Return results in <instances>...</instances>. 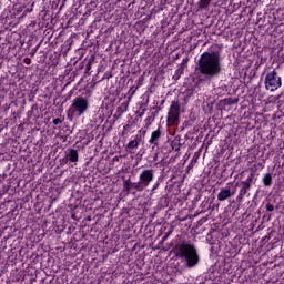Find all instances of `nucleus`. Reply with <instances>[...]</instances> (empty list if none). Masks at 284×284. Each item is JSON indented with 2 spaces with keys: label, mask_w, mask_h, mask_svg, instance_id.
<instances>
[{
  "label": "nucleus",
  "mask_w": 284,
  "mask_h": 284,
  "mask_svg": "<svg viewBox=\"0 0 284 284\" xmlns=\"http://www.w3.org/2000/svg\"><path fill=\"white\" fill-rule=\"evenodd\" d=\"M221 52L205 51L197 60V71L202 77L209 80L216 79L223 72V64H221Z\"/></svg>",
  "instance_id": "obj_1"
},
{
  "label": "nucleus",
  "mask_w": 284,
  "mask_h": 284,
  "mask_svg": "<svg viewBox=\"0 0 284 284\" xmlns=\"http://www.w3.org/2000/svg\"><path fill=\"white\" fill-rule=\"evenodd\" d=\"M88 110H90V100L81 95L75 97L67 111V118L69 121L81 119V116L85 115Z\"/></svg>",
  "instance_id": "obj_2"
},
{
  "label": "nucleus",
  "mask_w": 284,
  "mask_h": 284,
  "mask_svg": "<svg viewBox=\"0 0 284 284\" xmlns=\"http://www.w3.org/2000/svg\"><path fill=\"white\" fill-rule=\"evenodd\" d=\"M195 242L196 239L194 235H176L175 239L169 243V250H196Z\"/></svg>",
  "instance_id": "obj_3"
},
{
  "label": "nucleus",
  "mask_w": 284,
  "mask_h": 284,
  "mask_svg": "<svg viewBox=\"0 0 284 284\" xmlns=\"http://www.w3.org/2000/svg\"><path fill=\"white\" fill-rule=\"evenodd\" d=\"M258 179L256 178V173L255 172H251L246 180L241 181V182H234V185H236V187H240L239 194L236 196V201L237 203H243V200L245 199V196H250V191L252 190V185H254V183H256Z\"/></svg>",
  "instance_id": "obj_4"
},
{
  "label": "nucleus",
  "mask_w": 284,
  "mask_h": 284,
  "mask_svg": "<svg viewBox=\"0 0 284 284\" xmlns=\"http://www.w3.org/2000/svg\"><path fill=\"white\" fill-rule=\"evenodd\" d=\"M181 121V102L179 100H173L170 104L168 114H166V125L172 128L179 125Z\"/></svg>",
  "instance_id": "obj_5"
},
{
  "label": "nucleus",
  "mask_w": 284,
  "mask_h": 284,
  "mask_svg": "<svg viewBox=\"0 0 284 284\" xmlns=\"http://www.w3.org/2000/svg\"><path fill=\"white\" fill-rule=\"evenodd\" d=\"M176 256L189 268L199 265V253H196V250H180L176 252Z\"/></svg>",
  "instance_id": "obj_6"
},
{
  "label": "nucleus",
  "mask_w": 284,
  "mask_h": 284,
  "mask_svg": "<svg viewBox=\"0 0 284 284\" xmlns=\"http://www.w3.org/2000/svg\"><path fill=\"white\" fill-rule=\"evenodd\" d=\"M264 85L265 89L268 90L270 92H276L281 85H283V81L278 77V73L276 70L270 71L266 73L265 79H264Z\"/></svg>",
  "instance_id": "obj_7"
},
{
  "label": "nucleus",
  "mask_w": 284,
  "mask_h": 284,
  "mask_svg": "<svg viewBox=\"0 0 284 284\" xmlns=\"http://www.w3.org/2000/svg\"><path fill=\"white\" fill-rule=\"evenodd\" d=\"M64 158L60 159V165H71L74 168L77 163H79V150L75 149H67L64 152Z\"/></svg>",
  "instance_id": "obj_8"
},
{
  "label": "nucleus",
  "mask_w": 284,
  "mask_h": 284,
  "mask_svg": "<svg viewBox=\"0 0 284 284\" xmlns=\"http://www.w3.org/2000/svg\"><path fill=\"white\" fill-rule=\"evenodd\" d=\"M236 195V185L234 182H229L224 187H222L217 194V201H227V199H232V196Z\"/></svg>",
  "instance_id": "obj_9"
},
{
  "label": "nucleus",
  "mask_w": 284,
  "mask_h": 284,
  "mask_svg": "<svg viewBox=\"0 0 284 284\" xmlns=\"http://www.w3.org/2000/svg\"><path fill=\"white\" fill-rule=\"evenodd\" d=\"M145 190L143 185L138 182H132L131 179H126L123 181V189L122 191L126 194H136V192H143Z\"/></svg>",
  "instance_id": "obj_10"
},
{
  "label": "nucleus",
  "mask_w": 284,
  "mask_h": 284,
  "mask_svg": "<svg viewBox=\"0 0 284 284\" xmlns=\"http://www.w3.org/2000/svg\"><path fill=\"white\" fill-rule=\"evenodd\" d=\"M152 181H154V169H144L140 172L139 182L144 190L150 186Z\"/></svg>",
  "instance_id": "obj_11"
},
{
  "label": "nucleus",
  "mask_w": 284,
  "mask_h": 284,
  "mask_svg": "<svg viewBox=\"0 0 284 284\" xmlns=\"http://www.w3.org/2000/svg\"><path fill=\"white\" fill-rule=\"evenodd\" d=\"M223 239V233L221 231L211 229V231L206 235V241L209 245H216L217 243H221V240Z\"/></svg>",
  "instance_id": "obj_12"
},
{
  "label": "nucleus",
  "mask_w": 284,
  "mask_h": 284,
  "mask_svg": "<svg viewBox=\"0 0 284 284\" xmlns=\"http://www.w3.org/2000/svg\"><path fill=\"white\" fill-rule=\"evenodd\" d=\"M141 141H143L141 135H135L133 140H130L125 145V150L129 154H135L136 150H139V145H141Z\"/></svg>",
  "instance_id": "obj_13"
},
{
  "label": "nucleus",
  "mask_w": 284,
  "mask_h": 284,
  "mask_svg": "<svg viewBox=\"0 0 284 284\" xmlns=\"http://www.w3.org/2000/svg\"><path fill=\"white\" fill-rule=\"evenodd\" d=\"M152 110H155V111L148 113V116L144 120L145 128H150V125H152V123H154V120L156 119V116H159L161 106H159V105L152 106Z\"/></svg>",
  "instance_id": "obj_14"
},
{
  "label": "nucleus",
  "mask_w": 284,
  "mask_h": 284,
  "mask_svg": "<svg viewBox=\"0 0 284 284\" xmlns=\"http://www.w3.org/2000/svg\"><path fill=\"white\" fill-rule=\"evenodd\" d=\"M161 136H163V131H161V128H158L151 133V138L149 140L150 145H153V148H159V141H161Z\"/></svg>",
  "instance_id": "obj_15"
},
{
  "label": "nucleus",
  "mask_w": 284,
  "mask_h": 284,
  "mask_svg": "<svg viewBox=\"0 0 284 284\" xmlns=\"http://www.w3.org/2000/svg\"><path fill=\"white\" fill-rule=\"evenodd\" d=\"M272 173H265L263 179H262V183L264 185V187H272Z\"/></svg>",
  "instance_id": "obj_16"
},
{
  "label": "nucleus",
  "mask_w": 284,
  "mask_h": 284,
  "mask_svg": "<svg viewBox=\"0 0 284 284\" xmlns=\"http://www.w3.org/2000/svg\"><path fill=\"white\" fill-rule=\"evenodd\" d=\"M171 148L175 152H179L181 150V136L176 135L173 141L171 142Z\"/></svg>",
  "instance_id": "obj_17"
},
{
  "label": "nucleus",
  "mask_w": 284,
  "mask_h": 284,
  "mask_svg": "<svg viewBox=\"0 0 284 284\" xmlns=\"http://www.w3.org/2000/svg\"><path fill=\"white\" fill-rule=\"evenodd\" d=\"M34 112H39V105L38 104H33L31 106V110H29L27 112L28 119H32V116H36V119H39V115L34 114Z\"/></svg>",
  "instance_id": "obj_18"
},
{
  "label": "nucleus",
  "mask_w": 284,
  "mask_h": 284,
  "mask_svg": "<svg viewBox=\"0 0 284 284\" xmlns=\"http://www.w3.org/2000/svg\"><path fill=\"white\" fill-rule=\"evenodd\" d=\"M212 0H199L197 1V8L199 10H207L210 8V3Z\"/></svg>",
  "instance_id": "obj_19"
},
{
  "label": "nucleus",
  "mask_w": 284,
  "mask_h": 284,
  "mask_svg": "<svg viewBox=\"0 0 284 284\" xmlns=\"http://www.w3.org/2000/svg\"><path fill=\"white\" fill-rule=\"evenodd\" d=\"M29 3H30L29 7L24 6L22 17H28V14H30V12H33V10H34V3L36 2L33 0H30Z\"/></svg>",
  "instance_id": "obj_20"
},
{
  "label": "nucleus",
  "mask_w": 284,
  "mask_h": 284,
  "mask_svg": "<svg viewBox=\"0 0 284 284\" xmlns=\"http://www.w3.org/2000/svg\"><path fill=\"white\" fill-rule=\"evenodd\" d=\"M29 3H30L29 7L24 6L22 17H28V14H30V12H33V10H34V3L36 2L33 0H30Z\"/></svg>",
  "instance_id": "obj_21"
},
{
  "label": "nucleus",
  "mask_w": 284,
  "mask_h": 284,
  "mask_svg": "<svg viewBox=\"0 0 284 284\" xmlns=\"http://www.w3.org/2000/svg\"><path fill=\"white\" fill-rule=\"evenodd\" d=\"M184 72H185V69L178 65V69L175 70V73L173 75V81H179V79H181V77H183Z\"/></svg>",
  "instance_id": "obj_22"
},
{
  "label": "nucleus",
  "mask_w": 284,
  "mask_h": 284,
  "mask_svg": "<svg viewBox=\"0 0 284 284\" xmlns=\"http://www.w3.org/2000/svg\"><path fill=\"white\" fill-rule=\"evenodd\" d=\"M132 125H134V123L129 121V123L123 126L122 136L130 134V131L132 130Z\"/></svg>",
  "instance_id": "obj_23"
},
{
  "label": "nucleus",
  "mask_w": 284,
  "mask_h": 284,
  "mask_svg": "<svg viewBox=\"0 0 284 284\" xmlns=\"http://www.w3.org/2000/svg\"><path fill=\"white\" fill-rule=\"evenodd\" d=\"M187 63H190V58L189 57L182 59V62L179 64V67L183 68L185 70V68H187Z\"/></svg>",
  "instance_id": "obj_24"
},
{
  "label": "nucleus",
  "mask_w": 284,
  "mask_h": 284,
  "mask_svg": "<svg viewBox=\"0 0 284 284\" xmlns=\"http://www.w3.org/2000/svg\"><path fill=\"white\" fill-rule=\"evenodd\" d=\"M161 183H162V180L161 178H159L156 182L153 184L151 192H156V189L160 187Z\"/></svg>",
  "instance_id": "obj_25"
},
{
  "label": "nucleus",
  "mask_w": 284,
  "mask_h": 284,
  "mask_svg": "<svg viewBox=\"0 0 284 284\" xmlns=\"http://www.w3.org/2000/svg\"><path fill=\"white\" fill-rule=\"evenodd\" d=\"M172 232H174V227L171 226V229L162 237V243H165L168 241V237L172 234Z\"/></svg>",
  "instance_id": "obj_26"
},
{
  "label": "nucleus",
  "mask_w": 284,
  "mask_h": 284,
  "mask_svg": "<svg viewBox=\"0 0 284 284\" xmlns=\"http://www.w3.org/2000/svg\"><path fill=\"white\" fill-rule=\"evenodd\" d=\"M190 103V97L189 95H185L183 98V102H182V106L185 108V105H187Z\"/></svg>",
  "instance_id": "obj_27"
},
{
  "label": "nucleus",
  "mask_w": 284,
  "mask_h": 284,
  "mask_svg": "<svg viewBox=\"0 0 284 284\" xmlns=\"http://www.w3.org/2000/svg\"><path fill=\"white\" fill-rule=\"evenodd\" d=\"M61 123H63V120H61L60 118L53 119V125H61Z\"/></svg>",
  "instance_id": "obj_28"
},
{
  "label": "nucleus",
  "mask_w": 284,
  "mask_h": 284,
  "mask_svg": "<svg viewBox=\"0 0 284 284\" xmlns=\"http://www.w3.org/2000/svg\"><path fill=\"white\" fill-rule=\"evenodd\" d=\"M266 211H267V212H274V204L267 203V204H266Z\"/></svg>",
  "instance_id": "obj_29"
},
{
  "label": "nucleus",
  "mask_w": 284,
  "mask_h": 284,
  "mask_svg": "<svg viewBox=\"0 0 284 284\" xmlns=\"http://www.w3.org/2000/svg\"><path fill=\"white\" fill-rule=\"evenodd\" d=\"M71 133H72V130L67 129V131L64 132V141H68V138L70 136Z\"/></svg>",
  "instance_id": "obj_30"
},
{
  "label": "nucleus",
  "mask_w": 284,
  "mask_h": 284,
  "mask_svg": "<svg viewBox=\"0 0 284 284\" xmlns=\"http://www.w3.org/2000/svg\"><path fill=\"white\" fill-rule=\"evenodd\" d=\"M239 103V99H230L229 100V105H236Z\"/></svg>",
  "instance_id": "obj_31"
},
{
  "label": "nucleus",
  "mask_w": 284,
  "mask_h": 284,
  "mask_svg": "<svg viewBox=\"0 0 284 284\" xmlns=\"http://www.w3.org/2000/svg\"><path fill=\"white\" fill-rule=\"evenodd\" d=\"M145 112H148V109H142V112L138 114V118L143 119V116H145Z\"/></svg>",
  "instance_id": "obj_32"
},
{
  "label": "nucleus",
  "mask_w": 284,
  "mask_h": 284,
  "mask_svg": "<svg viewBox=\"0 0 284 284\" xmlns=\"http://www.w3.org/2000/svg\"><path fill=\"white\" fill-rule=\"evenodd\" d=\"M23 63H26V65H30V63H32V59H30V58H24V59H23Z\"/></svg>",
  "instance_id": "obj_33"
},
{
  "label": "nucleus",
  "mask_w": 284,
  "mask_h": 284,
  "mask_svg": "<svg viewBox=\"0 0 284 284\" xmlns=\"http://www.w3.org/2000/svg\"><path fill=\"white\" fill-rule=\"evenodd\" d=\"M39 50V45H37L36 48L32 49L31 51V57H34V54H37V51Z\"/></svg>",
  "instance_id": "obj_34"
},
{
  "label": "nucleus",
  "mask_w": 284,
  "mask_h": 284,
  "mask_svg": "<svg viewBox=\"0 0 284 284\" xmlns=\"http://www.w3.org/2000/svg\"><path fill=\"white\" fill-rule=\"evenodd\" d=\"M104 79H112V74L105 73Z\"/></svg>",
  "instance_id": "obj_35"
},
{
  "label": "nucleus",
  "mask_w": 284,
  "mask_h": 284,
  "mask_svg": "<svg viewBox=\"0 0 284 284\" xmlns=\"http://www.w3.org/2000/svg\"><path fill=\"white\" fill-rule=\"evenodd\" d=\"M113 161H119V155H115V156L113 158Z\"/></svg>",
  "instance_id": "obj_36"
},
{
  "label": "nucleus",
  "mask_w": 284,
  "mask_h": 284,
  "mask_svg": "<svg viewBox=\"0 0 284 284\" xmlns=\"http://www.w3.org/2000/svg\"><path fill=\"white\" fill-rule=\"evenodd\" d=\"M87 70H90V63L87 64Z\"/></svg>",
  "instance_id": "obj_37"
},
{
  "label": "nucleus",
  "mask_w": 284,
  "mask_h": 284,
  "mask_svg": "<svg viewBox=\"0 0 284 284\" xmlns=\"http://www.w3.org/2000/svg\"><path fill=\"white\" fill-rule=\"evenodd\" d=\"M124 112H128V105H125Z\"/></svg>",
  "instance_id": "obj_38"
},
{
  "label": "nucleus",
  "mask_w": 284,
  "mask_h": 284,
  "mask_svg": "<svg viewBox=\"0 0 284 284\" xmlns=\"http://www.w3.org/2000/svg\"><path fill=\"white\" fill-rule=\"evenodd\" d=\"M202 205H207V202H202Z\"/></svg>",
  "instance_id": "obj_39"
},
{
  "label": "nucleus",
  "mask_w": 284,
  "mask_h": 284,
  "mask_svg": "<svg viewBox=\"0 0 284 284\" xmlns=\"http://www.w3.org/2000/svg\"><path fill=\"white\" fill-rule=\"evenodd\" d=\"M143 105H145V104H144V103H141L140 109L143 108Z\"/></svg>",
  "instance_id": "obj_40"
},
{
  "label": "nucleus",
  "mask_w": 284,
  "mask_h": 284,
  "mask_svg": "<svg viewBox=\"0 0 284 284\" xmlns=\"http://www.w3.org/2000/svg\"><path fill=\"white\" fill-rule=\"evenodd\" d=\"M155 250H161V247L158 246V247H155Z\"/></svg>",
  "instance_id": "obj_41"
},
{
  "label": "nucleus",
  "mask_w": 284,
  "mask_h": 284,
  "mask_svg": "<svg viewBox=\"0 0 284 284\" xmlns=\"http://www.w3.org/2000/svg\"><path fill=\"white\" fill-rule=\"evenodd\" d=\"M123 112H125V111H121L120 114H123Z\"/></svg>",
  "instance_id": "obj_42"
},
{
  "label": "nucleus",
  "mask_w": 284,
  "mask_h": 284,
  "mask_svg": "<svg viewBox=\"0 0 284 284\" xmlns=\"http://www.w3.org/2000/svg\"><path fill=\"white\" fill-rule=\"evenodd\" d=\"M121 108L118 109V112H120Z\"/></svg>",
  "instance_id": "obj_43"
},
{
  "label": "nucleus",
  "mask_w": 284,
  "mask_h": 284,
  "mask_svg": "<svg viewBox=\"0 0 284 284\" xmlns=\"http://www.w3.org/2000/svg\"><path fill=\"white\" fill-rule=\"evenodd\" d=\"M55 250H61V247H57Z\"/></svg>",
  "instance_id": "obj_44"
}]
</instances>
